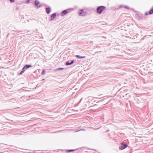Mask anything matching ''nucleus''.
Masks as SVG:
<instances>
[{
	"instance_id": "f257e3e1",
	"label": "nucleus",
	"mask_w": 153,
	"mask_h": 153,
	"mask_svg": "<svg viewBox=\"0 0 153 153\" xmlns=\"http://www.w3.org/2000/svg\"><path fill=\"white\" fill-rule=\"evenodd\" d=\"M105 8V7L103 6H101L98 7L97 9V13L99 14L101 13Z\"/></svg>"
},
{
	"instance_id": "f03ea898",
	"label": "nucleus",
	"mask_w": 153,
	"mask_h": 153,
	"mask_svg": "<svg viewBox=\"0 0 153 153\" xmlns=\"http://www.w3.org/2000/svg\"><path fill=\"white\" fill-rule=\"evenodd\" d=\"M128 146V145L126 144H124L123 143H121V146L119 147V149L120 150H122L125 149Z\"/></svg>"
},
{
	"instance_id": "7ed1b4c3",
	"label": "nucleus",
	"mask_w": 153,
	"mask_h": 153,
	"mask_svg": "<svg viewBox=\"0 0 153 153\" xmlns=\"http://www.w3.org/2000/svg\"><path fill=\"white\" fill-rule=\"evenodd\" d=\"M86 12H84L82 10H80L79 12V16H84L86 15Z\"/></svg>"
},
{
	"instance_id": "20e7f679",
	"label": "nucleus",
	"mask_w": 153,
	"mask_h": 153,
	"mask_svg": "<svg viewBox=\"0 0 153 153\" xmlns=\"http://www.w3.org/2000/svg\"><path fill=\"white\" fill-rule=\"evenodd\" d=\"M35 4L36 6H37L38 7H40V6L39 5V2L37 0H36L35 1Z\"/></svg>"
},
{
	"instance_id": "39448f33",
	"label": "nucleus",
	"mask_w": 153,
	"mask_h": 153,
	"mask_svg": "<svg viewBox=\"0 0 153 153\" xmlns=\"http://www.w3.org/2000/svg\"><path fill=\"white\" fill-rule=\"evenodd\" d=\"M75 57H76L77 58L79 59H82L83 58H84L85 57V56H81L79 55H76Z\"/></svg>"
},
{
	"instance_id": "423d86ee",
	"label": "nucleus",
	"mask_w": 153,
	"mask_h": 153,
	"mask_svg": "<svg viewBox=\"0 0 153 153\" xmlns=\"http://www.w3.org/2000/svg\"><path fill=\"white\" fill-rule=\"evenodd\" d=\"M31 67H32V66L31 65H26L23 67L22 69L24 70L25 69H26L25 70H26L27 69Z\"/></svg>"
},
{
	"instance_id": "0eeeda50",
	"label": "nucleus",
	"mask_w": 153,
	"mask_h": 153,
	"mask_svg": "<svg viewBox=\"0 0 153 153\" xmlns=\"http://www.w3.org/2000/svg\"><path fill=\"white\" fill-rule=\"evenodd\" d=\"M68 13V11L66 10H64L61 13V15L62 16H63L65 14H67Z\"/></svg>"
},
{
	"instance_id": "6e6552de",
	"label": "nucleus",
	"mask_w": 153,
	"mask_h": 153,
	"mask_svg": "<svg viewBox=\"0 0 153 153\" xmlns=\"http://www.w3.org/2000/svg\"><path fill=\"white\" fill-rule=\"evenodd\" d=\"M56 13H54L51 15V20H52L54 19V18L56 16Z\"/></svg>"
},
{
	"instance_id": "1a4fd4ad",
	"label": "nucleus",
	"mask_w": 153,
	"mask_h": 153,
	"mask_svg": "<svg viewBox=\"0 0 153 153\" xmlns=\"http://www.w3.org/2000/svg\"><path fill=\"white\" fill-rule=\"evenodd\" d=\"M46 11L47 13H49L51 11V8L50 7L46 8Z\"/></svg>"
},
{
	"instance_id": "9d476101",
	"label": "nucleus",
	"mask_w": 153,
	"mask_h": 153,
	"mask_svg": "<svg viewBox=\"0 0 153 153\" xmlns=\"http://www.w3.org/2000/svg\"><path fill=\"white\" fill-rule=\"evenodd\" d=\"M74 63V61H72L70 63H69L68 62H67L66 63V65H71Z\"/></svg>"
},
{
	"instance_id": "9b49d317",
	"label": "nucleus",
	"mask_w": 153,
	"mask_h": 153,
	"mask_svg": "<svg viewBox=\"0 0 153 153\" xmlns=\"http://www.w3.org/2000/svg\"><path fill=\"white\" fill-rule=\"evenodd\" d=\"M153 13V11L151 9L150 10L149 12V14H152Z\"/></svg>"
},
{
	"instance_id": "f8f14e48",
	"label": "nucleus",
	"mask_w": 153,
	"mask_h": 153,
	"mask_svg": "<svg viewBox=\"0 0 153 153\" xmlns=\"http://www.w3.org/2000/svg\"><path fill=\"white\" fill-rule=\"evenodd\" d=\"M45 74V71L44 69L42 70V75H44Z\"/></svg>"
},
{
	"instance_id": "ddd939ff",
	"label": "nucleus",
	"mask_w": 153,
	"mask_h": 153,
	"mask_svg": "<svg viewBox=\"0 0 153 153\" xmlns=\"http://www.w3.org/2000/svg\"><path fill=\"white\" fill-rule=\"evenodd\" d=\"M24 71H25V70H23V71H22L20 72V73L19 74H20V75H21V74H22L24 72Z\"/></svg>"
},
{
	"instance_id": "4468645a",
	"label": "nucleus",
	"mask_w": 153,
	"mask_h": 153,
	"mask_svg": "<svg viewBox=\"0 0 153 153\" xmlns=\"http://www.w3.org/2000/svg\"><path fill=\"white\" fill-rule=\"evenodd\" d=\"M64 69V68H58L57 70H63Z\"/></svg>"
},
{
	"instance_id": "2eb2a0df",
	"label": "nucleus",
	"mask_w": 153,
	"mask_h": 153,
	"mask_svg": "<svg viewBox=\"0 0 153 153\" xmlns=\"http://www.w3.org/2000/svg\"><path fill=\"white\" fill-rule=\"evenodd\" d=\"M10 1L11 2H13L15 1V0H10Z\"/></svg>"
},
{
	"instance_id": "dca6fc26",
	"label": "nucleus",
	"mask_w": 153,
	"mask_h": 153,
	"mask_svg": "<svg viewBox=\"0 0 153 153\" xmlns=\"http://www.w3.org/2000/svg\"><path fill=\"white\" fill-rule=\"evenodd\" d=\"M74 151V150H71L69 151V152H71V151Z\"/></svg>"
},
{
	"instance_id": "f3484780",
	"label": "nucleus",
	"mask_w": 153,
	"mask_h": 153,
	"mask_svg": "<svg viewBox=\"0 0 153 153\" xmlns=\"http://www.w3.org/2000/svg\"><path fill=\"white\" fill-rule=\"evenodd\" d=\"M151 10L153 11V7L151 8Z\"/></svg>"
},
{
	"instance_id": "a211bd4d",
	"label": "nucleus",
	"mask_w": 153,
	"mask_h": 153,
	"mask_svg": "<svg viewBox=\"0 0 153 153\" xmlns=\"http://www.w3.org/2000/svg\"><path fill=\"white\" fill-rule=\"evenodd\" d=\"M145 15H148V13H145Z\"/></svg>"
},
{
	"instance_id": "6ab92c4d",
	"label": "nucleus",
	"mask_w": 153,
	"mask_h": 153,
	"mask_svg": "<svg viewBox=\"0 0 153 153\" xmlns=\"http://www.w3.org/2000/svg\"><path fill=\"white\" fill-rule=\"evenodd\" d=\"M29 0H28V1H28V2H29Z\"/></svg>"
}]
</instances>
